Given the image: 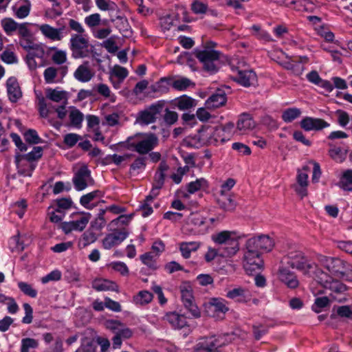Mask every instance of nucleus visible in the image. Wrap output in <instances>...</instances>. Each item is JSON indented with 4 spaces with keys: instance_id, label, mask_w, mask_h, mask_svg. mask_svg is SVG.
I'll return each mask as SVG.
<instances>
[{
    "instance_id": "c9c22d12",
    "label": "nucleus",
    "mask_w": 352,
    "mask_h": 352,
    "mask_svg": "<svg viewBox=\"0 0 352 352\" xmlns=\"http://www.w3.org/2000/svg\"><path fill=\"white\" fill-rule=\"evenodd\" d=\"M339 186L346 191H352V169L345 170L339 182Z\"/></svg>"
},
{
    "instance_id": "423d86ee",
    "label": "nucleus",
    "mask_w": 352,
    "mask_h": 352,
    "mask_svg": "<svg viewBox=\"0 0 352 352\" xmlns=\"http://www.w3.org/2000/svg\"><path fill=\"white\" fill-rule=\"evenodd\" d=\"M69 46L74 58H88L94 55V46L83 35L72 34Z\"/></svg>"
},
{
    "instance_id": "6e6552de",
    "label": "nucleus",
    "mask_w": 352,
    "mask_h": 352,
    "mask_svg": "<svg viewBox=\"0 0 352 352\" xmlns=\"http://www.w3.org/2000/svg\"><path fill=\"white\" fill-rule=\"evenodd\" d=\"M221 52L214 50H196L195 56L202 63L204 71L214 74L218 71L217 62L220 58Z\"/></svg>"
},
{
    "instance_id": "dca6fc26",
    "label": "nucleus",
    "mask_w": 352,
    "mask_h": 352,
    "mask_svg": "<svg viewBox=\"0 0 352 352\" xmlns=\"http://www.w3.org/2000/svg\"><path fill=\"white\" fill-rule=\"evenodd\" d=\"M279 280L290 289H296L299 285V281L294 272L288 270L286 266L280 265L278 269Z\"/></svg>"
},
{
    "instance_id": "f3484780",
    "label": "nucleus",
    "mask_w": 352,
    "mask_h": 352,
    "mask_svg": "<svg viewBox=\"0 0 352 352\" xmlns=\"http://www.w3.org/2000/svg\"><path fill=\"white\" fill-rule=\"evenodd\" d=\"M300 127L306 131H319L329 126V124L320 118L305 117L300 121Z\"/></svg>"
},
{
    "instance_id": "6ab92c4d",
    "label": "nucleus",
    "mask_w": 352,
    "mask_h": 352,
    "mask_svg": "<svg viewBox=\"0 0 352 352\" xmlns=\"http://www.w3.org/2000/svg\"><path fill=\"white\" fill-rule=\"evenodd\" d=\"M7 92L11 102H16L21 97L22 92L15 77H10L6 82Z\"/></svg>"
},
{
    "instance_id": "a18cd8bd",
    "label": "nucleus",
    "mask_w": 352,
    "mask_h": 352,
    "mask_svg": "<svg viewBox=\"0 0 352 352\" xmlns=\"http://www.w3.org/2000/svg\"><path fill=\"white\" fill-rule=\"evenodd\" d=\"M209 305L212 307L216 311L226 313L228 311V307L225 304V300L222 298H211L209 301Z\"/></svg>"
},
{
    "instance_id": "9d476101",
    "label": "nucleus",
    "mask_w": 352,
    "mask_h": 352,
    "mask_svg": "<svg viewBox=\"0 0 352 352\" xmlns=\"http://www.w3.org/2000/svg\"><path fill=\"white\" fill-rule=\"evenodd\" d=\"M263 265L261 253L243 250V266L247 274H257L262 270Z\"/></svg>"
},
{
    "instance_id": "2f4dec72",
    "label": "nucleus",
    "mask_w": 352,
    "mask_h": 352,
    "mask_svg": "<svg viewBox=\"0 0 352 352\" xmlns=\"http://www.w3.org/2000/svg\"><path fill=\"white\" fill-rule=\"evenodd\" d=\"M175 104L179 110H187L195 107L197 104L195 99L186 95L177 98Z\"/></svg>"
},
{
    "instance_id": "69168bd1",
    "label": "nucleus",
    "mask_w": 352,
    "mask_h": 352,
    "mask_svg": "<svg viewBox=\"0 0 352 352\" xmlns=\"http://www.w3.org/2000/svg\"><path fill=\"white\" fill-rule=\"evenodd\" d=\"M60 278L61 272L58 270H55L51 272L50 274H47L46 276H43L41 278V282L43 284H46L50 281L59 280Z\"/></svg>"
},
{
    "instance_id": "13d9d810",
    "label": "nucleus",
    "mask_w": 352,
    "mask_h": 352,
    "mask_svg": "<svg viewBox=\"0 0 352 352\" xmlns=\"http://www.w3.org/2000/svg\"><path fill=\"white\" fill-rule=\"evenodd\" d=\"M73 202L71 198H61L56 199L57 208L56 211L62 212L65 210H68L72 207Z\"/></svg>"
},
{
    "instance_id": "49530a36",
    "label": "nucleus",
    "mask_w": 352,
    "mask_h": 352,
    "mask_svg": "<svg viewBox=\"0 0 352 352\" xmlns=\"http://www.w3.org/2000/svg\"><path fill=\"white\" fill-rule=\"evenodd\" d=\"M43 155V147L41 146H34L31 152H29L27 154L23 155V159L27 161L32 162L34 161H36L41 158Z\"/></svg>"
},
{
    "instance_id": "39448f33",
    "label": "nucleus",
    "mask_w": 352,
    "mask_h": 352,
    "mask_svg": "<svg viewBox=\"0 0 352 352\" xmlns=\"http://www.w3.org/2000/svg\"><path fill=\"white\" fill-rule=\"evenodd\" d=\"M233 333H223L217 337L203 338L194 347L195 352H220L219 348L230 342Z\"/></svg>"
},
{
    "instance_id": "bf43d9fd",
    "label": "nucleus",
    "mask_w": 352,
    "mask_h": 352,
    "mask_svg": "<svg viewBox=\"0 0 352 352\" xmlns=\"http://www.w3.org/2000/svg\"><path fill=\"white\" fill-rule=\"evenodd\" d=\"M96 240V234L90 230H87L82 235V241L84 248L95 242Z\"/></svg>"
},
{
    "instance_id": "f8f14e48",
    "label": "nucleus",
    "mask_w": 352,
    "mask_h": 352,
    "mask_svg": "<svg viewBox=\"0 0 352 352\" xmlns=\"http://www.w3.org/2000/svg\"><path fill=\"white\" fill-rule=\"evenodd\" d=\"M202 128L204 135H206L207 144L217 145L219 142L223 144L230 140L229 135L223 136V130L221 126L204 125Z\"/></svg>"
},
{
    "instance_id": "0e129e2a",
    "label": "nucleus",
    "mask_w": 352,
    "mask_h": 352,
    "mask_svg": "<svg viewBox=\"0 0 352 352\" xmlns=\"http://www.w3.org/2000/svg\"><path fill=\"white\" fill-rule=\"evenodd\" d=\"M207 9V5L198 0L194 1L191 4V10L197 14L206 13Z\"/></svg>"
},
{
    "instance_id": "603ef678",
    "label": "nucleus",
    "mask_w": 352,
    "mask_h": 352,
    "mask_svg": "<svg viewBox=\"0 0 352 352\" xmlns=\"http://www.w3.org/2000/svg\"><path fill=\"white\" fill-rule=\"evenodd\" d=\"M157 256H155L154 252H146L140 256V259L142 262L151 268H155V260Z\"/></svg>"
},
{
    "instance_id": "864d4df0",
    "label": "nucleus",
    "mask_w": 352,
    "mask_h": 352,
    "mask_svg": "<svg viewBox=\"0 0 352 352\" xmlns=\"http://www.w3.org/2000/svg\"><path fill=\"white\" fill-rule=\"evenodd\" d=\"M18 287L24 294L32 298L36 297L37 291L34 289L30 284L25 282H19L18 283Z\"/></svg>"
},
{
    "instance_id": "e2e57ef3",
    "label": "nucleus",
    "mask_w": 352,
    "mask_h": 352,
    "mask_svg": "<svg viewBox=\"0 0 352 352\" xmlns=\"http://www.w3.org/2000/svg\"><path fill=\"white\" fill-rule=\"evenodd\" d=\"M178 120V114L177 112L170 111L168 109H165V113L164 115V120L168 125H172L175 124Z\"/></svg>"
},
{
    "instance_id": "f704fd0d",
    "label": "nucleus",
    "mask_w": 352,
    "mask_h": 352,
    "mask_svg": "<svg viewBox=\"0 0 352 352\" xmlns=\"http://www.w3.org/2000/svg\"><path fill=\"white\" fill-rule=\"evenodd\" d=\"M40 30L41 32L47 38L54 41H60L61 36L60 30L54 28L50 25L45 24L41 26Z\"/></svg>"
},
{
    "instance_id": "79ce46f5",
    "label": "nucleus",
    "mask_w": 352,
    "mask_h": 352,
    "mask_svg": "<svg viewBox=\"0 0 352 352\" xmlns=\"http://www.w3.org/2000/svg\"><path fill=\"white\" fill-rule=\"evenodd\" d=\"M324 287L336 293H342L347 289L344 284L337 280H333L331 278L329 279L328 283H326Z\"/></svg>"
},
{
    "instance_id": "4be33fe9",
    "label": "nucleus",
    "mask_w": 352,
    "mask_h": 352,
    "mask_svg": "<svg viewBox=\"0 0 352 352\" xmlns=\"http://www.w3.org/2000/svg\"><path fill=\"white\" fill-rule=\"evenodd\" d=\"M163 319L168 322L174 329H182L187 326L186 317L184 315L179 314L176 312L166 314Z\"/></svg>"
},
{
    "instance_id": "393cba45",
    "label": "nucleus",
    "mask_w": 352,
    "mask_h": 352,
    "mask_svg": "<svg viewBox=\"0 0 352 352\" xmlns=\"http://www.w3.org/2000/svg\"><path fill=\"white\" fill-rule=\"evenodd\" d=\"M220 196L217 198V203L221 208L226 211H233L236 206L235 201L230 195L220 191Z\"/></svg>"
},
{
    "instance_id": "5701e85b",
    "label": "nucleus",
    "mask_w": 352,
    "mask_h": 352,
    "mask_svg": "<svg viewBox=\"0 0 352 352\" xmlns=\"http://www.w3.org/2000/svg\"><path fill=\"white\" fill-rule=\"evenodd\" d=\"M226 100V94L223 91L218 89L206 100V105L208 108L216 109L224 105Z\"/></svg>"
},
{
    "instance_id": "8fccbe9b",
    "label": "nucleus",
    "mask_w": 352,
    "mask_h": 352,
    "mask_svg": "<svg viewBox=\"0 0 352 352\" xmlns=\"http://www.w3.org/2000/svg\"><path fill=\"white\" fill-rule=\"evenodd\" d=\"M54 53L52 56V60L56 65H61L67 61V54L65 51L57 50L54 47Z\"/></svg>"
},
{
    "instance_id": "7c9ffc66",
    "label": "nucleus",
    "mask_w": 352,
    "mask_h": 352,
    "mask_svg": "<svg viewBox=\"0 0 352 352\" xmlns=\"http://www.w3.org/2000/svg\"><path fill=\"white\" fill-rule=\"evenodd\" d=\"M168 79L166 78H162L159 81L152 85L150 89L152 92L162 95L166 94L169 91Z\"/></svg>"
},
{
    "instance_id": "1a4fd4ad",
    "label": "nucleus",
    "mask_w": 352,
    "mask_h": 352,
    "mask_svg": "<svg viewBox=\"0 0 352 352\" xmlns=\"http://www.w3.org/2000/svg\"><path fill=\"white\" fill-rule=\"evenodd\" d=\"M166 104L164 100H158L138 112L136 122L141 125H148L157 120V116L160 114Z\"/></svg>"
},
{
    "instance_id": "4c0bfd02",
    "label": "nucleus",
    "mask_w": 352,
    "mask_h": 352,
    "mask_svg": "<svg viewBox=\"0 0 352 352\" xmlns=\"http://www.w3.org/2000/svg\"><path fill=\"white\" fill-rule=\"evenodd\" d=\"M70 124L72 126L80 128L83 121L84 116L79 109L74 108L69 114Z\"/></svg>"
},
{
    "instance_id": "5fc2aeb1",
    "label": "nucleus",
    "mask_w": 352,
    "mask_h": 352,
    "mask_svg": "<svg viewBox=\"0 0 352 352\" xmlns=\"http://www.w3.org/2000/svg\"><path fill=\"white\" fill-rule=\"evenodd\" d=\"M38 345V343L35 339L23 338L21 340V352H29L30 349H35Z\"/></svg>"
},
{
    "instance_id": "412c9836",
    "label": "nucleus",
    "mask_w": 352,
    "mask_h": 352,
    "mask_svg": "<svg viewBox=\"0 0 352 352\" xmlns=\"http://www.w3.org/2000/svg\"><path fill=\"white\" fill-rule=\"evenodd\" d=\"M67 66H60L58 68L53 66L47 67L43 72L45 82L48 84L55 82V78L58 74H60L63 78L67 73Z\"/></svg>"
},
{
    "instance_id": "f03ea898",
    "label": "nucleus",
    "mask_w": 352,
    "mask_h": 352,
    "mask_svg": "<svg viewBox=\"0 0 352 352\" xmlns=\"http://www.w3.org/2000/svg\"><path fill=\"white\" fill-rule=\"evenodd\" d=\"M280 264L300 270L304 274L309 273L311 270L316 268V264L308 259L305 254L299 250L289 252L282 258Z\"/></svg>"
},
{
    "instance_id": "9b49d317",
    "label": "nucleus",
    "mask_w": 352,
    "mask_h": 352,
    "mask_svg": "<svg viewBox=\"0 0 352 352\" xmlns=\"http://www.w3.org/2000/svg\"><path fill=\"white\" fill-rule=\"evenodd\" d=\"M181 298L184 307L194 318H199L201 312L197 305L195 303L192 296V290L190 285H183L180 286Z\"/></svg>"
},
{
    "instance_id": "0eeeda50",
    "label": "nucleus",
    "mask_w": 352,
    "mask_h": 352,
    "mask_svg": "<svg viewBox=\"0 0 352 352\" xmlns=\"http://www.w3.org/2000/svg\"><path fill=\"white\" fill-rule=\"evenodd\" d=\"M324 265L332 274L352 281V266L349 263L337 258L329 257L325 258Z\"/></svg>"
},
{
    "instance_id": "b1692460",
    "label": "nucleus",
    "mask_w": 352,
    "mask_h": 352,
    "mask_svg": "<svg viewBox=\"0 0 352 352\" xmlns=\"http://www.w3.org/2000/svg\"><path fill=\"white\" fill-rule=\"evenodd\" d=\"M206 138V135H204L203 128L201 127L198 130L197 134L187 137L184 141L189 147L199 148L207 144Z\"/></svg>"
},
{
    "instance_id": "bb28decb",
    "label": "nucleus",
    "mask_w": 352,
    "mask_h": 352,
    "mask_svg": "<svg viewBox=\"0 0 352 352\" xmlns=\"http://www.w3.org/2000/svg\"><path fill=\"white\" fill-rule=\"evenodd\" d=\"M102 196L103 192L99 190H96L82 195L80 199V203L85 208L91 210L96 206V205L91 204V202L95 199L102 197Z\"/></svg>"
},
{
    "instance_id": "a878e982",
    "label": "nucleus",
    "mask_w": 352,
    "mask_h": 352,
    "mask_svg": "<svg viewBox=\"0 0 352 352\" xmlns=\"http://www.w3.org/2000/svg\"><path fill=\"white\" fill-rule=\"evenodd\" d=\"M92 287L96 291H118V286L113 281L107 279H96L92 282Z\"/></svg>"
},
{
    "instance_id": "473e14b6",
    "label": "nucleus",
    "mask_w": 352,
    "mask_h": 352,
    "mask_svg": "<svg viewBox=\"0 0 352 352\" xmlns=\"http://www.w3.org/2000/svg\"><path fill=\"white\" fill-rule=\"evenodd\" d=\"M46 98L53 102H60L62 100L67 102V92L58 91L55 89H48L46 91Z\"/></svg>"
},
{
    "instance_id": "680f3d73",
    "label": "nucleus",
    "mask_w": 352,
    "mask_h": 352,
    "mask_svg": "<svg viewBox=\"0 0 352 352\" xmlns=\"http://www.w3.org/2000/svg\"><path fill=\"white\" fill-rule=\"evenodd\" d=\"M206 183V181L204 179H197L194 182H190L187 185V190L189 193H195L199 190Z\"/></svg>"
},
{
    "instance_id": "a211bd4d",
    "label": "nucleus",
    "mask_w": 352,
    "mask_h": 352,
    "mask_svg": "<svg viewBox=\"0 0 352 352\" xmlns=\"http://www.w3.org/2000/svg\"><path fill=\"white\" fill-rule=\"evenodd\" d=\"M94 76V73L91 71L88 61H85L82 64L80 65L74 73V78L81 82L90 81Z\"/></svg>"
},
{
    "instance_id": "c85d7f7f",
    "label": "nucleus",
    "mask_w": 352,
    "mask_h": 352,
    "mask_svg": "<svg viewBox=\"0 0 352 352\" xmlns=\"http://www.w3.org/2000/svg\"><path fill=\"white\" fill-rule=\"evenodd\" d=\"M201 243L197 241L182 242L179 245V250L182 255L185 258L190 256L192 252L197 251L200 247Z\"/></svg>"
},
{
    "instance_id": "ea45409f",
    "label": "nucleus",
    "mask_w": 352,
    "mask_h": 352,
    "mask_svg": "<svg viewBox=\"0 0 352 352\" xmlns=\"http://www.w3.org/2000/svg\"><path fill=\"white\" fill-rule=\"evenodd\" d=\"M258 239L259 242V248L261 249L262 252H267L272 250L274 243L272 239H271L268 235L262 234L258 236Z\"/></svg>"
},
{
    "instance_id": "c03bdc74",
    "label": "nucleus",
    "mask_w": 352,
    "mask_h": 352,
    "mask_svg": "<svg viewBox=\"0 0 352 352\" xmlns=\"http://www.w3.org/2000/svg\"><path fill=\"white\" fill-rule=\"evenodd\" d=\"M23 135L25 140L30 144H37L43 142L34 129H28L24 133Z\"/></svg>"
},
{
    "instance_id": "20e7f679",
    "label": "nucleus",
    "mask_w": 352,
    "mask_h": 352,
    "mask_svg": "<svg viewBox=\"0 0 352 352\" xmlns=\"http://www.w3.org/2000/svg\"><path fill=\"white\" fill-rule=\"evenodd\" d=\"M214 219H207L199 213H191L183 227V231L187 234L203 235L212 228Z\"/></svg>"
},
{
    "instance_id": "4468645a",
    "label": "nucleus",
    "mask_w": 352,
    "mask_h": 352,
    "mask_svg": "<svg viewBox=\"0 0 352 352\" xmlns=\"http://www.w3.org/2000/svg\"><path fill=\"white\" fill-rule=\"evenodd\" d=\"M90 180H91V172L87 166H81L76 172L72 179L74 188L78 191L85 189Z\"/></svg>"
},
{
    "instance_id": "4d7b16f0",
    "label": "nucleus",
    "mask_w": 352,
    "mask_h": 352,
    "mask_svg": "<svg viewBox=\"0 0 352 352\" xmlns=\"http://www.w3.org/2000/svg\"><path fill=\"white\" fill-rule=\"evenodd\" d=\"M9 244L12 251L21 252L25 248L23 242L21 241L20 240V236L19 233L18 234L13 236L10 239Z\"/></svg>"
},
{
    "instance_id": "09e8293b",
    "label": "nucleus",
    "mask_w": 352,
    "mask_h": 352,
    "mask_svg": "<svg viewBox=\"0 0 352 352\" xmlns=\"http://www.w3.org/2000/svg\"><path fill=\"white\" fill-rule=\"evenodd\" d=\"M1 25L3 30L8 35L12 34V32L16 30L18 28V23L10 18H6L3 19L1 21Z\"/></svg>"
},
{
    "instance_id": "f257e3e1",
    "label": "nucleus",
    "mask_w": 352,
    "mask_h": 352,
    "mask_svg": "<svg viewBox=\"0 0 352 352\" xmlns=\"http://www.w3.org/2000/svg\"><path fill=\"white\" fill-rule=\"evenodd\" d=\"M212 240L221 247L219 248V254L223 257H232L239 250V239L242 236L237 235L235 232L223 230L212 234Z\"/></svg>"
},
{
    "instance_id": "338daca9",
    "label": "nucleus",
    "mask_w": 352,
    "mask_h": 352,
    "mask_svg": "<svg viewBox=\"0 0 352 352\" xmlns=\"http://www.w3.org/2000/svg\"><path fill=\"white\" fill-rule=\"evenodd\" d=\"M30 11V4L20 6L18 8H14L15 16L19 19H23L28 16Z\"/></svg>"
},
{
    "instance_id": "052dcab7",
    "label": "nucleus",
    "mask_w": 352,
    "mask_h": 352,
    "mask_svg": "<svg viewBox=\"0 0 352 352\" xmlns=\"http://www.w3.org/2000/svg\"><path fill=\"white\" fill-rule=\"evenodd\" d=\"M133 217V214H131L129 215L122 214L120 215L118 218L111 221L110 226H119L120 225H127L132 219Z\"/></svg>"
},
{
    "instance_id": "aec40b11",
    "label": "nucleus",
    "mask_w": 352,
    "mask_h": 352,
    "mask_svg": "<svg viewBox=\"0 0 352 352\" xmlns=\"http://www.w3.org/2000/svg\"><path fill=\"white\" fill-rule=\"evenodd\" d=\"M256 75L252 70H239L234 81L244 87H250L256 82Z\"/></svg>"
},
{
    "instance_id": "e433bc0d",
    "label": "nucleus",
    "mask_w": 352,
    "mask_h": 352,
    "mask_svg": "<svg viewBox=\"0 0 352 352\" xmlns=\"http://www.w3.org/2000/svg\"><path fill=\"white\" fill-rule=\"evenodd\" d=\"M348 149H342L340 147L333 146L329 151V156L336 162L341 163L346 157Z\"/></svg>"
},
{
    "instance_id": "37998d69",
    "label": "nucleus",
    "mask_w": 352,
    "mask_h": 352,
    "mask_svg": "<svg viewBox=\"0 0 352 352\" xmlns=\"http://www.w3.org/2000/svg\"><path fill=\"white\" fill-rule=\"evenodd\" d=\"M305 274L313 276L314 278H317L319 283L323 284L324 285L326 283H328L329 279H331V277L328 276L327 273L319 269L317 265L316 268L311 270L309 273Z\"/></svg>"
},
{
    "instance_id": "cd10ccee",
    "label": "nucleus",
    "mask_w": 352,
    "mask_h": 352,
    "mask_svg": "<svg viewBox=\"0 0 352 352\" xmlns=\"http://www.w3.org/2000/svg\"><path fill=\"white\" fill-rule=\"evenodd\" d=\"M255 126V122L249 114H243L237 122V129L245 133L252 129Z\"/></svg>"
},
{
    "instance_id": "774afa93",
    "label": "nucleus",
    "mask_w": 352,
    "mask_h": 352,
    "mask_svg": "<svg viewBox=\"0 0 352 352\" xmlns=\"http://www.w3.org/2000/svg\"><path fill=\"white\" fill-rule=\"evenodd\" d=\"M96 346L92 341L83 342L75 352H96Z\"/></svg>"
},
{
    "instance_id": "3c124183",
    "label": "nucleus",
    "mask_w": 352,
    "mask_h": 352,
    "mask_svg": "<svg viewBox=\"0 0 352 352\" xmlns=\"http://www.w3.org/2000/svg\"><path fill=\"white\" fill-rule=\"evenodd\" d=\"M111 76H115L119 79V81L122 82L128 76L129 73L125 67L116 65L110 72Z\"/></svg>"
},
{
    "instance_id": "c756f323",
    "label": "nucleus",
    "mask_w": 352,
    "mask_h": 352,
    "mask_svg": "<svg viewBox=\"0 0 352 352\" xmlns=\"http://www.w3.org/2000/svg\"><path fill=\"white\" fill-rule=\"evenodd\" d=\"M247 293L248 292L245 289L238 287L229 291L227 293L226 296L228 298L235 300L237 302H245L248 301Z\"/></svg>"
},
{
    "instance_id": "2eb2a0df",
    "label": "nucleus",
    "mask_w": 352,
    "mask_h": 352,
    "mask_svg": "<svg viewBox=\"0 0 352 352\" xmlns=\"http://www.w3.org/2000/svg\"><path fill=\"white\" fill-rule=\"evenodd\" d=\"M90 219L89 213L82 216L79 219L69 222H63L60 228L65 234H67L72 231H82L87 226Z\"/></svg>"
},
{
    "instance_id": "72a5a7b5",
    "label": "nucleus",
    "mask_w": 352,
    "mask_h": 352,
    "mask_svg": "<svg viewBox=\"0 0 352 352\" xmlns=\"http://www.w3.org/2000/svg\"><path fill=\"white\" fill-rule=\"evenodd\" d=\"M195 84L186 77H179L173 80L171 86L176 90L184 91L190 87H195Z\"/></svg>"
},
{
    "instance_id": "6e6d98bb",
    "label": "nucleus",
    "mask_w": 352,
    "mask_h": 352,
    "mask_svg": "<svg viewBox=\"0 0 352 352\" xmlns=\"http://www.w3.org/2000/svg\"><path fill=\"white\" fill-rule=\"evenodd\" d=\"M116 21V27L122 34H126L129 32V24L126 18L122 16H117Z\"/></svg>"
},
{
    "instance_id": "a19ab883",
    "label": "nucleus",
    "mask_w": 352,
    "mask_h": 352,
    "mask_svg": "<svg viewBox=\"0 0 352 352\" xmlns=\"http://www.w3.org/2000/svg\"><path fill=\"white\" fill-rule=\"evenodd\" d=\"M301 114V111L296 107L289 108L285 110L282 114V119L285 122H291Z\"/></svg>"
},
{
    "instance_id": "7ed1b4c3",
    "label": "nucleus",
    "mask_w": 352,
    "mask_h": 352,
    "mask_svg": "<svg viewBox=\"0 0 352 352\" xmlns=\"http://www.w3.org/2000/svg\"><path fill=\"white\" fill-rule=\"evenodd\" d=\"M140 137V134L129 137L124 143L125 147L129 150L135 151L139 154L145 155L152 151L158 144V138L154 133L146 134L144 139H141Z\"/></svg>"
},
{
    "instance_id": "ddd939ff",
    "label": "nucleus",
    "mask_w": 352,
    "mask_h": 352,
    "mask_svg": "<svg viewBox=\"0 0 352 352\" xmlns=\"http://www.w3.org/2000/svg\"><path fill=\"white\" fill-rule=\"evenodd\" d=\"M129 231L126 228H114L111 233L106 235L102 240V246L106 250L120 244L129 236Z\"/></svg>"
},
{
    "instance_id": "de8ad7c7",
    "label": "nucleus",
    "mask_w": 352,
    "mask_h": 352,
    "mask_svg": "<svg viewBox=\"0 0 352 352\" xmlns=\"http://www.w3.org/2000/svg\"><path fill=\"white\" fill-rule=\"evenodd\" d=\"M243 250L251 251L256 253H261V249L259 248L258 236L252 237L246 241Z\"/></svg>"
},
{
    "instance_id": "58836bf2",
    "label": "nucleus",
    "mask_w": 352,
    "mask_h": 352,
    "mask_svg": "<svg viewBox=\"0 0 352 352\" xmlns=\"http://www.w3.org/2000/svg\"><path fill=\"white\" fill-rule=\"evenodd\" d=\"M153 297V296L151 292L143 290L139 292L138 294L133 297V302L136 305H145L151 302Z\"/></svg>"
}]
</instances>
